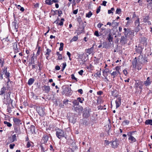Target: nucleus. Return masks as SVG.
I'll list each match as a JSON object with an SVG mask.
<instances>
[{
	"label": "nucleus",
	"mask_w": 152,
	"mask_h": 152,
	"mask_svg": "<svg viewBox=\"0 0 152 152\" xmlns=\"http://www.w3.org/2000/svg\"><path fill=\"white\" fill-rule=\"evenodd\" d=\"M42 88L43 91L45 93L48 94L50 91V88L48 86L45 85L42 87Z\"/></svg>",
	"instance_id": "1a4fd4ad"
},
{
	"label": "nucleus",
	"mask_w": 152,
	"mask_h": 152,
	"mask_svg": "<svg viewBox=\"0 0 152 152\" xmlns=\"http://www.w3.org/2000/svg\"><path fill=\"white\" fill-rule=\"evenodd\" d=\"M94 35L97 37H98L100 36L99 34L98 31H95L94 33Z\"/></svg>",
	"instance_id": "c03bdc74"
},
{
	"label": "nucleus",
	"mask_w": 152,
	"mask_h": 152,
	"mask_svg": "<svg viewBox=\"0 0 152 152\" xmlns=\"http://www.w3.org/2000/svg\"><path fill=\"white\" fill-rule=\"evenodd\" d=\"M151 81L150 80L149 77H147L146 81L144 82V84L146 86H149L151 83Z\"/></svg>",
	"instance_id": "4468645a"
},
{
	"label": "nucleus",
	"mask_w": 152,
	"mask_h": 152,
	"mask_svg": "<svg viewBox=\"0 0 152 152\" xmlns=\"http://www.w3.org/2000/svg\"><path fill=\"white\" fill-rule=\"evenodd\" d=\"M78 39V37L77 36H74L70 40V42L76 41Z\"/></svg>",
	"instance_id": "2f4dec72"
},
{
	"label": "nucleus",
	"mask_w": 152,
	"mask_h": 152,
	"mask_svg": "<svg viewBox=\"0 0 152 152\" xmlns=\"http://www.w3.org/2000/svg\"><path fill=\"white\" fill-rule=\"evenodd\" d=\"M128 38V37H126L124 36H121L120 40L121 42L124 44L126 43L127 42Z\"/></svg>",
	"instance_id": "ddd939ff"
},
{
	"label": "nucleus",
	"mask_w": 152,
	"mask_h": 152,
	"mask_svg": "<svg viewBox=\"0 0 152 152\" xmlns=\"http://www.w3.org/2000/svg\"><path fill=\"white\" fill-rule=\"evenodd\" d=\"M6 90V89L4 87L2 88L0 91V95H3L5 93Z\"/></svg>",
	"instance_id": "393cba45"
},
{
	"label": "nucleus",
	"mask_w": 152,
	"mask_h": 152,
	"mask_svg": "<svg viewBox=\"0 0 152 152\" xmlns=\"http://www.w3.org/2000/svg\"><path fill=\"white\" fill-rule=\"evenodd\" d=\"M62 68L63 69H65L66 66V62H64L62 64Z\"/></svg>",
	"instance_id": "4d7b16f0"
},
{
	"label": "nucleus",
	"mask_w": 152,
	"mask_h": 152,
	"mask_svg": "<svg viewBox=\"0 0 152 152\" xmlns=\"http://www.w3.org/2000/svg\"><path fill=\"white\" fill-rule=\"evenodd\" d=\"M31 131L32 133H36L35 127L33 125H31Z\"/></svg>",
	"instance_id": "b1692460"
},
{
	"label": "nucleus",
	"mask_w": 152,
	"mask_h": 152,
	"mask_svg": "<svg viewBox=\"0 0 152 152\" xmlns=\"http://www.w3.org/2000/svg\"><path fill=\"white\" fill-rule=\"evenodd\" d=\"M143 82L141 81H136L135 84V87L136 88H139L142 89L143 86Z\"/></svg>",
	"instance_id": "0eeeda50"
},
{
	"label": "nucleus",
	"mask_w": 152,
	"mask_h": 152,
	"mask_svg": "<svg viewBox=\"0 0 152 152\" xmlns=\"http://www.w3.org/2000/svg\"><path fill=\"white\" fill-rule=\"evenodd\" d=\"M66 54L68 56V57L69 58V60L70 61H71L72 60V59L71 58V54L69 52V51H67V53H66Z\"/></svg>",
	"instance_id": "79ce46f5"
},
{
	"label": "nucleus",
	"mask_w": 152,
	"mask_h": 152,
	"mask_svg": "<svg viewBox=\"0 0 152 152\" xmlns=\"http://www.w3.org/2000/svg\"><path fill=\"white\" fill-rule=\"evenodd\" d=\"M110 143V142L107 141V140H105L104 141V144L105 145H109Z\"/></svg>",
	"instance_id": "864d4df0"
},
{
	"label": "nucleus",
	"mask_w": 152,
	"mask_h": 152,
	"mask_svg": "<svg viewBox=\"0 0 152 152\" xmlns=\"http://www.w3.org/2000/svg\"><path fill=\"white\" fill-rule=\"evenodd\" d=\"M90 110L89 108H85L83 112V117L86 118H88L90 116Z\"/></svg>",
	"instance_id": "39448f33"
},
{
	"label": "nucleus",
	"mask_w": 152,
	"mask_h": 152,
	"mask_svg": "<svg viewBox=\"0 0 152 152\" xmlns=\"http://www.w3.org/2000/svg\"><path fill=\"white\" fill-rule=\"evenodd\" d=\"M123 122L125 123L127 125L129 123V121L126 120H125Z\"/></svg>",
	"instance_id": "e2e57ef3"
},
{
	"label": "nucleus",
	"mask_w": 152,
	"mask_h": 152,
	"mask_svg": "<svg viewBox=\"0 0 152 152\" xmlns=\"http://www.w3.org/2000/svg\"><path fill=\"white\" fill-rule=\"evenodd\" d=\"M71 88H70L68 87L66 89L65 92H67L66 93V94H67V95L69 96L71 95Z\"/></svg>",
	"instance_id": "aec40b11"
},
{
	"label": "nucleus",
	"mask_w": 152,
	"mask_h": 152,
	"mask_svg": "<svg viewBox=\"0 0 152 152\" xmlns=\"http://www.w3.org/2000/svg\"><path fill=\"white\" fill-rule=\"evenodd\" d=\"M123 72L125 76H126L128 73L127 70L126 69H124L123 70Z\"/></svg>",
	"instance_id": "774afa93"
},
{
	"label": "nucleus",
	"mask_w": 152,
	"mask_h": 152,
	"mask_svg": "<svg viewBox=\"0 0 152 152\" xmlns=\"http://www.w3.org/2000/svg\"><path fill=\"white\" fill-rule=\"evenodd\" d=\"M55 69L56 70H58L60 69V68L59 66L57 65L55 66Z\"/></svg>",
	"instance_id": "bf43d9fd"
},
{
	"label": "nucleus",
	"mask_w": 152,
	"mask_h": 152,
	"mask_svg": "<svg viewBox=\"0 0 152 152\" xmlns=\"http://www.w3.org/2000/svg\"><path fill=\"white\" fill-rule=\"evenodd\" d=\"M14 131L17 133L20 134V128L18 126H15L14 127Z\"/></svg>",
	"instance_id": "6ab92c4d"
},
{
	"label": "nucleus",
	"mask_w": 152,
	"mask_h": 152,
	"mask_svg": "<svg viewBox=\"0 0 152 152\" xmlns=\"http://www.w3.org/2000/svg\"><path fill=\"white\" fill-rule=\"evenodd\" d=\"M118 72L115 71L113 72L112 73H111V75L112 76H113V78H114L116 76H117L118 75Z\"/></svg>",
	"instance_id": "bb28decb"
},
{
	"label": "nucleus",
	"mask_w": 152,
	"mask_h": 152,
	"mask_svg": "<svg viewBox=\"0 0 152 152\" xmlns=\"http://www.w3.org/2000/svg\"><path fill=\"white\" fill-rule=\"evenodd\" d=\"M92 15V14L91 12V11H89L86 14V17L88 18H90Z\"/></svg>",
	"instance_id": "7c9ffc66"
},
{
	"label": "nucleus",
	"mask_w": 152,
	"mask_h": 152,
	"mask_svg": "<svg viewBox=\"0 0 152 152\" xmlns=\"http://www.w3.org/2000/svg\"><path fill=\"white\" fill-rule=\"evenodd\" d=\"M114 22H112V23H111L110 22H107V25H109L110 26H111V25H113L114 23Z\"/></svg>",
	"instance_id": "0e129e2a"
},
{
	"label": "nucleus",
	"mask_w": 152,
	"mask_h": 152,
	"mask_svg": "<svg viewBox=\"0 0 152 152\" xmlns=\"http://www.w3.org/2000/svg\"><path fill=\"white\" fill-rule=\"evenodd\" d=\"M94 45H93L92 47L90 48L86 49V52L88 53L89 55L92 53L94 52Z\"/></svg>",
	"instance_id": "9b49d317"
},
{
	"label": "nucleus",
	"mask_w": 152,
	"mask_h": 152,
	"mask_svg": "<svg viewBox=\"0 0 152 152\" xmlns=\"http://www.w3.org/2000/svg\"><path fill=\"white\" fill-rule=\"evenodd\" d=\"M34 78H30L28 80V84L29 85H32L34 82Z\"/></svg>",
	"instance_id": "4be33fe9"
},
{
	"label": "nucleus",
	"mask_w": 152,
	"mask_h": 152,
	"mask_svg": "<svg viewBox=\"0 0 152 152\" xmlns=\"http://www.w3.org/2000/svg\"><path fill=\"white\" fill-rule=\"evenodd\" d=\"M72 103L75 105H78L79 104V102L77 99H74L72 102Z\"/></svg>",
	"instance_id": "c85d7f7f"
},
{
	"label": "nucleus",
	"mask_w": 152,
	"mask_h": 152,
	"mask_svg": "<svg viewBox=\"0 0 152 152\" xmlns=\"http://www.w3.org/2000/svg\"><path fill=\"white\" fill-rule=\"evenodd\" d=\"M13 49L14 50H15V49L18 48H17V42H14L13 43Z\"/></svg>",
	"instance_id": "ea45409f"
},
{
	"label": "nucleus",
	"mask_w": 152,
	"mask_h": 152,
	"mask_svg": "<svg viewBox=\"0 0 152 152\" xmlns=\"http://www.w3.org/2000/svg\"><path fill=\"white\" fill-rule=\"evenodd\" d=\"M147 39L146 37H143L142 38V42H143V44H147Z\"/></svg>",
	"instance_id": "c9c22d12"
},
{
	"label": "nucleus",
	"mask_w": 152,
	"mask_h": 152,
	"mask_svg": "<svg viewBox=\"0 0 152 152\" xmlns=\"http://www.w3.org/2000/svg\"><path fill=\"white\" fill-rule=\"evenodd\" d=\"M121 12V10L119 8H117L116 11V13L119 14Z\"/></svg>",
	"instance_id": "58836bf2"
},
{
	"label": "nucleus",
	"mask_w": 152,
	"mask_h": 152,
	"mask_svg": "<svg viewBox=\"0 0 152 152\" xmlns=\"http://www.w3.org/2000/svg\"><path fill=\"white\" fill-rule=\"evenodd\" d=\"M12 142H13L16 140V135L15 134L12 136Z\"/></svg>",
	"instance_id": "a19ab883"
},
{
	"label": "nucleus",
	"mask_w": 152,
	"mask_h": 152,
	"mask_svg": "<svg viewBox=\"0 0 152 152\" xmlns=\"http://www.w3.org/2000/svg\"><path fill=\"white\" fill-rule=\"evenodd\" d=\"M13 23L14 24V27L15 29L16 30V31H17V27L16 26V23L15 22H13Z\"/></svg>",
	"instance_id": "5fc2aeb1"
},
{
	"label": "nucleus",
	"mask_w": 152,
	"mask_h": 152,
	"mask_svg": "<svg viewBox=\"0 0 152 152\" xmlns=\"http://www.w3.org/2000/svg\"><path fill=\"white\" fill-rule=\"evenodd\" d=\"M107 3V2L106 1H104L102 2V4H101V5L105 6H106V4Z\"/></svg>",
	"instance_id": "052dcab7"
},
{
	"label": "nucleus",
	"mask_w": 152,
	"mask_h": 152,
	"mask_svg": "<svg viewBox=\"0 0 152 152\" xmlns=\"http://www.w3.org/2000/svg\"><path fill=\"white\" fill-rule=\"evenodd\" d=\"M40 47H39L38 48V50L37 51V54H36V55L37 56L39 55L40 54V51H41L40 49Z\"/></svg>",
	"instance_id": "8fccbe9b"
},
{
	"label": "nucleus",
	"mask_w": 152,
	"mask_h": 152,
	"mask_svg": "<svg viewBox=\"0 0 152 152\" xmlns=\"http://www.w3.org/2000/svg\"><path fill=\"white\" fill-rule=\"evenodd\" d=\"M78 101L80 102L81 103H82L83 102V101L84 100V99L83 98H81L80 97H78L77 99Z\"/></svg>",
	"instance_id": "c756f323"
},
{
	"label": "nucleus",
	"mask_w": 152,
	"mask_h": 152,
	"mask_svg": "<svg viewBox=\"0 0 152 152\" xmlns=\"http://www.w3.org/2000/svg\"><path fill=\"white\" fill-rule=\"evenodd\" d=\"M51 50L50 49L47 48L46 50L45 55L49 56L50 53L51 52Z\"/></svg>",
	"instance_id": "4c0bfd02"
},
{
	"label": "nucleus",
	"mask_w": 152,
	"mask_h": 152,
	"mask_svg": "<svg viewBox=\"0 0 152 152\" xmlns=\"http://www.w3.org/2000/svg\"><path fill=\"white\" fill-rule=\"evenodd\" d=\"M147 61L143 58L142 56H139L138 60L136 57L134 58V60L132 62L133 67L136 68L138 70L141 69L142 64Z\"/></svg>",
	"instance_id": "f257e3e1"
},
{
	"label": "nucleus",
	"mask_w": 152,
	"mask_h": 152,
	"mask_svg": "<svg viewBox=\"0 0 152 152\" xmlns=\"http://www.w3.org/2000/svg\"><path fill=\"white\" fill-rule=\"evenodd\" d=\"M70 142H72V143L70 145V146L72 147V149H76L77 148V147L76 145L75 142L73 141L72 140H70Z\"/></svg>",
	"instance_id": "a211bd4d"
},
{
	"label": "nucleus",
	"mask_w": 152,
	"mask_h": 152,
	"mask_svg": "<svg viewBox=\"0 0 152 152\" xmlns=\"http://www.w3.org/2000/svg\"><path fill=\"white\" fill-rule=\"evenodd\" d=\"M64 19L63 18H61V21L59 23H58V20H56L54 22V23H56L57 24H58V25L62 26H63V22L64 21Z\"/></svg>",
	"instance_id": "f3484780"
},
{
	"label": "nucleus",
	"mask_w": 152,
	"mask_h": 152,
	"mask_svg": "<svg viewBox=\"0 0 152 152\" xmlns=\"http://www.w3.org/2000/svg\"><path fill=\"white\" fill-rule=\"evenodd\" d=\"M103 24L101 23H99L97 25V27L99 28H100Z\"/></svg>",
	"instance_id": "69168bd1"
},
{
	"label": "nucleus",
	"mask_w": 152,
	"mask_h": 152,
	"mask_svg": "<svg viewBox=\"0 0 152 152\" xmlns=\"http://www.w3.org/2000/svg\"><path fill=\"white\" fill-rule=\"evenodd\" d=\"M107 39L109 42H110L113 41V37L111 34H108V37L107 38Z\"/></svg>",
	"instance_id": "a878e982"
},
{
	"label": "nucleus",
	"mask_w": 152,
	"mask_h": 152,
	"mask_svg": "<svg viewBox=\"0 0 152 152\" xmlns=\"http://www.w3.org/2000/svg\"><path fill=\"white\" fill-rule=\"evenodd\" d=\"M121 99L120 98L117 99L115 101V104L116 105V108H117L118 107L121 105Z\"/></svg>",
	"instance_id": "2eb2a0df"
},
{
	"label": "nucleus",
	"mask_w": 152,
	"mask_h": 152,
	"mask_svg": "<svg viewBox=\"0 0 152 152\" xmlns=\"http://www.w3.org/2000/svg\"><path fill=\"white\" fill-rule=\"evenodd\" d=\"M7 111L9 113H10L12 112L11 108L8 107L7 109Z\"/></svg>",
	"instance_id": "3c124183"
},
{
	"label": "nucleus",
	"mask_w": 152,
	"mask_h": 152,
	"mask_svg": "<svg viewBox=\"0 0 152 152\" xmlns=\"http://www.w3.org/2000/svg\"><path fill=\"white\" fill-rule=\"evenodd\" d=\"M7 67H4L3 69L2 73L3 75L4 74L6 78H8L10 76V73L7 71Z\"/></svg>",
	"instance_id": "6e6552de"
},
{
	"label": "nucleus",
	"mask_w": 152,
	"mask_h": 152,
	"mask_svg": "<svg viewBox=\"0 0 152 152\" xmlns=\"http://www.w3.org/2000/svg\"><path fill=\"white\" fill-rule=\"evenodd\" d=\"M150 20V18L148 16H144L143 18V22L146 23L148 22Z\"/></svg>",
	"instance_id": "412c9836"
},
{
	"label": "nucleus",
	"mask_w": 152,
	"mask_h": 152,
	"mask_svg": "<svg viewBox=\"0 0 152 152\" xmlns=\"http://www.w3.org/2000/svg\"><path fill=\"white\" fill-rule=\"evenodd\" d=\"M103 33L105 34V35H107L108 34H111V30L110 28H104L103 29Z\"/></svg>",
	"instance_id": "dca6fc26"
},
{
	"label": "nucleus",
	"mask_w": 152,
	"mask_h": 152,
	"mask_svg": "<svg viewBox=\"0 0 152 152\" xmlns=\"http://www.w3.org/2000/svg\"><path fill=\"white\" fill-rule=\"evenodd\" d=\"M20 49L17 48L14 50V53L15 54L19 52Z\"/></svg>",
	"instance_id": "a18cd8bd"
},
{
	"label": "nucleus",
	"mask_w": 152,
	"mask_h": 152,
	"mask_svg": "<svg viewBox=\"0 0 152 152\" xmlns=\"http://www.w3.org/2000/svg\"><path fill=\"white\" fill-rule=\"evenodd\" d=\"M48 137L46 134H44L42 138V143H45L48 141Z\"/></svg>",
	"instance_id": "f8f14e48"
},
{
	"label": "nucleus",
	"mask_w": 152,
	"mask_h": 152,
	"mask_svg": "<svg viewBox=\"0 0 152 152\" xmlns=\"http://www.w3.org/2000/svg\"><path fill=\"white\" fill-rule=\"evenodd\" d=\"M111 144V146L114 148H117L118 146V145L119 142L118 140L116 139L114 140H113L112 142H110Z\"/></svg>",
	"instance_id": "423d86ee"
},
{
	"label": "nucleus",
	"mask_w": 152,
	"mask_h": 152,
	"mask_svg": "<svg viewBox=\"0 0 152 152\" xmlns=\"http://www.w3.org/2000/svg\"><path fill=\"white\" fill-rule=\"evenodd\" d=\"M139 19L138 18L135 22V25L137 26H139Z\"/></svg>",
	"instance_id": "f704fd0d"
},
{
	"label": "nucleus",
	"mask_w": 152,
	"mask_h": 152,
	"mask_svg": "<svg viewBox=\"0 0 152 152\" xmlns=\"http://www.w3.org/2000/svg\"><path fill=\"white\" fill-rule=\"evenodd\" d=\"M145 124L147 125H152V120L148 119L146 120Z\"/></svg>",
	"instance_id": "5701e85b"
},
{
	"label": "nucleus",
	"mask_w": 152,
	"mask_h": 152,
	"mask_svg": "<svg viewBox=\"0 0 152 152\" xmlns=\"http://www.w3.org/2000/svg\"><path fill=\"white\" fill-rule=\"evenodd\" d=\"M36 110L38 114L40 116H43L45 114V109L43 107L38 106L36 108Z\"/></svg>",
	"instance_id": "7ed1b4c3"
},
{
	"label": "nucleus",
	"mask_w": 152,
	"mask_h": 152,
	"mask_svg": "<svg viewBox=\"0 0 152 152\" xmlns=\"http://www.w3.org/2000/svg\"><path fill=\"white\" fill-rule=\"evenodd\" d=\"M26 146H27V148H28L30 147L31 146V144H30V142H29V141L28 142L27 145H26Z\"/></svg>",
	"instance_id": "338daca9"
},
{
	"label": "nucleus",
	"mask_w": 152,
	"mask_h": 152,
	"mask_svg": "<svg viewBox=\"0 0 152 152\" xmlns=\"http://www.w3.org/2000/svg\"><path fill=\"white\" fill-rule=\"evenodd\" d=\"M64 44L63 43L61 42L60 43V47L59 48V50L60 51H62L63 50L64 47Z\"/></svg>",
	"instance_id": "e433bc0d"
},
{
	"label": "nucleus",
	"mask_w": 152,
	"mask_h": 152,
	"mask_svg": "<svg viewBox=\"0 0 152 152\" xmlns=\"http://www.w3.org/2000/svg\"><path fill=\"white\" fill-rule=\"evenodd\" d=\"M58 56V57L57 59L59 60L62 59V56L61 54L60 55H59V56Z\"/></svg>",
	"instance_id": "6e6d98bb"
},
{
	"label": "nucleus",
	"mask_w": 152,
	"mask_h": 152,
	"mask_svg": "<svg viewBox=\"0 0 152 152\" xmlns=\"http://www.w3.org/2000/svg\"><path fill=\"white\" fill-rule=\"evenodd\" d=\"M17 8L19 10L22 12H23L24 11V9L23 7H21L20 6L18 5L17 6Z\"/></svg>",
	"instance_id": "cd10ccee"
},
{
	"label": "nucleus",
	"mask_w": 152,
	"mask_h": 152,
	"mask_svg": "<svg viewBox=\"0 0 152 152\" xmlns=\"http://www.w3.org/2000/svg\"><path fill=\"white\" fill-rule=\"evenodd\" d=\"M56 11H58V15L59 16H60L61 14H62V12L61 10H57Z\"/></svg>",
	"instance_id": "603ef678"
},
{
	"label": "nucleus",
	"mask_w": 152,
	"mask_h": 152,
	"mask_svg": "<svg viewBox=\"0 0 152 152\" xmlns=\"http://www.w3.org/2000/svg\"><path fill=\"white\" fill-rule=\"evenodd\" d=\"M4 123L6 125L9 127H10L12 126V124L10 123L7 121H4Z\"/></svg>",
	"instance_id": "72a5a7b5"
},
{
	"label": "nucleus",
	"mask_w": 152,
	"mask_h": 152,
	"mask_svg": "<svg viewBox=\"0 0 152 152\" xmlns=\"http://www.w3.org/2000/svg\"><path fill=\"white\" fill-rule=\"evenodd\" d=\"M83 70L82 69V70H81L80 71H79L78 72V73L80 75H82L83 74Z\"/></svg>",
	"instance_id": "680f3d73"
},
{
	"label": "nucleus",
	"mask_w": 152,
	"mask_h": 152,
	"mask_svg": "<svg viewBox=\"0 0 152 152\" xmlns=\"http://www.w3.org/2000/svg\"><path fill=\"white\" fill-rule=\"evenodd\" d=\"M14 122L16 124L20 125L22 124L21 121L17 118H13Z\"/></svg>",
	"instance_id": "9d476101"
},
{
	"label": "nucleus",
	"mask_w": 152,
	"mask_h": 152,
	"mask_svg": "<svg viewBox=\"0 0 152 152\" xmlns=\"http://www.w3.org/2000/svg\"><path fill=\"white\" fill-rule=\"evenodd\" d=\"M4 62L3 60L0 58V64L1 65V66L2 67L4 65Z\"/></svg>",
	"instance_id": "37998d69"
},
{
	"label": "nucleus",
	"mask_w": 152,
	"mask_h": 152,
	"mask_svg": "<svg viewBox=\"0 0 152 152\" xmlns=\"http://www.w3.org/2000/svg\"><path fill=\"white\" fill-rule=\"evenodd\" d=\"M45 2L46 4L49 5H51L52 4V1L51 0H46Z\"/></svg>",
	"instance_id": "473e14b6"
},
{
	"label": "nucleus",
	"mask_w": 152,
	"mask_h": 152,
	"mask_svg": "<svg viewBox=\"0 0 152 152\" xmlns=\"http://www.w3.org/2000/svg\"><path fill=\"white\" fill-rule=\"evenodd\" d=\"M129 33V31L127 32H124V33L125 37H128V34Z\"/></svg>",
	"instance_id": "49530a36"
},
{
	"label": "nucleus",
	"mask_w": 152,
	"mask_h": 152,
	"mask_svg": "<svg viewBox=\"0 0 152 152\" xmlns=\"http://www.w3.org/2000/svg\"><path fill=\"white\" fill-rule=\"evenodd\" d=\"M133 132H129L127 133V135L129 136L128 140L130 141V143H132L136 141V139L132 136Z\"/></svg>",
	"instance_id": "20e7f679"
},
{
	"label": "nucleus",
	"mask_w": 152,
	"mask_h": 152,
	"mask_svg": "<svg viewBox=\"0 0 152 152\" xmlns=\"http://www.w3.org/2000/svg\"><path fill=\"white\" fill-rule=\"evenodd\" d=\"M69 102V100L68 99H66L64 100L63 101V104H67L68 102Z\"/></svg>",
	"instance_id": "13d9d810"
},
{
	"label": "nucleus",
	"mask_w": 152,
	"mask_h": 152,
	"mask_svg": "<svg viewBox=\"0 0 152 152\" xmlns=\"http://www.w3.org/2000/svg\"><path fill=\"white\" fill-rule=\"evenodd\" d=\"M101 8V7L100 6H99V7L98 8L97 10L96 11V13L98 14L99 12H100V9Z\"/></svg>",
	"instance_id": "de8ad7c7"
},
{
	"label": "nucleus",
	"mask_w": 152,
	"mask_h": 152,
	"mask_svg": "<svg viewBox=\"0 0 152 152\" xmlns=\"http://www.w3.org/2000/svg\"><path fill=\"white\" fill-rule=\"evenodd\" d=\"M56 134V136L59 139L64 137L66 138L65 137V134L64 131L60 129H58V130H57Z\"/></svg>",
	"instance_id": "f03ea898"
},
{
	"label": "nucleus",
	"mask_w": 152,
	"mask_h": 152,
	"mask_svg": "<svg viewBox=\"0 0 152 152\" xmlns=\"http://www.w3.org/2000/svg\"><path fill=\"white\" fill-rule=\"evenodd\" d=\"M71 78L72 79H74V80H76V81H77V78L75 77L74 74H72L71 75Z\"/></svg>",
	"instance_id": "09e8293b"
}]
</instances>
